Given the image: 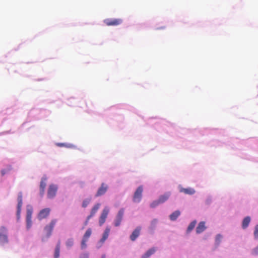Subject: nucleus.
<instances>
[{"instance_id":"9b49d317","label":"nucleus","mask_w":258,"mask_h":258,"mask_svg":"<svg viewBox=\"0 0 258 258\" xmlns=\"http://www.w3.org/2000/svg\"><path fill=\"white\" fill-rule=\"evenodd\" d=\"M141 230V227L138 226L132 232L130 235V239L132 241H135L136 238L140 235Z\"/></svg>"},{"instance_id":"f3484780","label":"nucleus","mask_w":258,"mask_h":258,"mask_svg":"<svg viewBox=\"0 0 258 258\" xmlns=\"http://www.w3.org/2000/svg\"><path fill=\"white\" fill-rule=\"evenodd\" d=\"M156 249L155 247H152L150 249H149L145 253H144L142 256V258H148L151 255L154 254L155 252L156 251Z\"/></svg>"},{"instance_id":"6ab92c4d","label":"nucleus","mask_w":258,"mask_h":258,"mask_svg":"<svg viewBox=\"0 0 258 258\" xmlns=\"http://www.w3.org/2000/svg\"><path fill=\"white\" fill-rule=\"evenodd\" d=\"M250 221V217L249 216H247L244 218L242 223V227L243 229L246 228Z\"/></svg>"},{"instance_id":"f257e3e1","label":"nucleus","mask_w":258,"mask_h":258,"mask_svg":"<svg viewBox=\"0 0 258 258\" xmlns=\"http://www.w3.org/2000/svg\"><path fill=\"white\" fill-rule=\"evenodd\" d=\"M8 242V230L5 226H1L0 227V244L4 245Z\"/></svg>"},{"instance_id":"2f4dec72","label":"nucleus","mask_w":258,"mask_h":258,"mask_svg":"<svg viewBox=\"0 0 258 258\" xmlns=\"http://www.w3.org/2000/svg\"><path fill=\"white\" fill-rule=\"evenodd\" d=\"M252 254L254 255L258 254V245L253 249Z\"/></svg>"},{"instance_id":"6e6552de","label":"nucleus","mask_w":258,"mask_h":258,"mask_svg":"<svg viewBox=\"0 0 258 258\" xmlns=\"http://www.w3.org/2000/svg\"><path fill=\"white\" fill-rule=\"evenodd\" d=\"M50 212V209L48 208L41 210L38 214V219L41 220L47 218L49 216Z\"/></svg>"},{"instance_id":"b1692460","label":"nucleus","mask_w":258,"mask_h":258,"mask_svg":"<svg viewBox=\"0 0 258 258\" xmlns=\"http://www.w3.org/2000/svg\"><path fill=\"white\" fill-rule=\"evenodd\" d=\"M74 244V240L73 238H70L68 239L66 242V245L68 247H71Z\"/></svg>"},{"instance_id":"c756f323","label":"nucleus","mask_w":258,"mask_h":258,"mask_svg":"<svg viewBox=\"0 0 258 258\" xmlns=\"http://www.w3.org/2000/svg\"><path fill=\"white\" fill-rule=\"evenodd\" d=\"M27 222V229L29 230L32 226V220L31 219H26Z\"/></svg>"},{"instance_id":"f8f14e48","label":"nucleus","mask_w":258,"mask_h":258,"mask_svg":"<svg viewBox=\"0 0 258 258\" xmlns=\"http://www.w3.org/2000/svg\"><path fill=\"white\" fill-rule=\"evenodd\" d=\"M46 178H42L41 179V181L40 182V194L41 196H43L45 192V187L46 185Z\"/></svg>"},{"instance_id":"dca6fc26","label":"nucleus","mask_w":258,"mask_h":258,"mask_svg":"<svg viewBox=\"0 0 258 258\" xmlns=\"http://www.w3.org/2000/svg\"><path fill=\"white\" fill-rule=\"evenodd\" d=\"M110 232V229L109 228H106L103 234L102 237L100 240V242L102 244L104 243V242L107 239L109 234Z\"/></svg>"},{"instance_id":"423d86ee","label":"nucleus","mask_w":258,"mask_h":258,"mask_svg":"<svg viewBox=\"0 0 258 258\" xmlns=\"http://www.w3.org/2000/svg\"><path fill=\"white\" fill-rule=\"evenodd\" d=\"M57 222L56 219H53L51 221L49 225H46L44 228V230L45 231L47 235V237H49L52 232L53 229Z\"/></svg>"},{"instance_id":"1a4fd4ad","label":"nucleus","mask_w":258,"mask_h":258,"mask_svg":"<svg viewBox=\"0 0 258 258\" xmlns=\"http://www.w3.org/2000/svg\"><path fill=\"white\" fill-rule=\"evenodd\" d=\"M124 214V210L123 209H121L118 212V214L116 216V219L114 221V225L116 227H117L120 225L121 222L122 221L123 216Z\"/></svg>"},{"instance_id":"473e14b6","label":"nucleus","mask_w":258,"mask_h":258,"mask_svg":"<svg viewBox=\"0 0 258 258\" xmlns=\"http://www.w3.org/2000/svg\"><path fill=\"white\" fill-rule=\"evenodd\" d=\"M88 254L87 253H82L80 256V258H88Z\"/></svg>"},{"instance_id":"7c9ffc66","label":"nucleus","mask_w":258,"mask_h":258,"mask_svg":"<svg viewBox=\"0 0 258 258\" xmlns=\"http://www.w3.org/2000/svg\"><path fill=\"white\" fill-rule=\"evenodd\" d=\"M32 217V212L28 211L27 213L26 219H31Z\"/></svg>"},{"instance_id":"393cba45","label":"nucleus","mask_w":258,"mask_h":258,"mask_svg":"<svg viewBox=\"0 0 258 258\" xmlns=\"http://www.w3.org/2000/svg\"><path fill=\"white\" fill-rule=\"evenodd\" d=\"M90 202V200L89 199H85L83 201L82 203V207L86 208L89 205Z\"/></svg>"},{"instance_id":"4c0bfd02","label":"nucleus","mask_w":258,"mask_h":258,"mask_svg":"<svg viewBox=\"0 0 258 258\" xmlns=\"http://www.w3.org/2000/svg\"><path fill=\"white\" fill-rule=\"evenodd\" d=\"M101 258H105V254H103L101 256Z\"/></svg>"},{"instance_id":"e433bc0d","label":"nucleus","mask_w":258,"mask_h":258,"mask_svg":"<svg viewBox=\"0 0 258 258\" xmlns=\"http://www.w3.org/2000/svg\"><path fill=\"white\" fill-rule=\"evenodd\" d=\"M6 170H2L1 171V174H2V175L3 176V175H4L6 174Z\"/></svg>"},{"instance_id":"a211bd4d","label":"nucleus","mask_w":258,"mask_h":258,"mask_svg":"<svg viewBox=\"0 0 258 258\" xmlns=\"http://www.w3.org/2000/svg\"><path fill=\"white\" fill-rule=\"evenodd\" d=\"M170 197V194L167 192L165 193L163 195H161L160 196V197L158 199V201L160 202V204L163 203L165 201H166Z\"/></svg>"},{"instance_id":"bb28decb","label":"nucleus","mask_w":258,"mask_h":258,"mask_svg":"<svg viewBox=\"0 0 258 258\" xmlns=\"http://www.w3.org/2000/svg\"><path fill=\"white\" fill-rule=\"evenodd\" d=\"M160 202L158 200L153 201L150 205V207L152 208H154L156 207L157 206H158L159 204H160Z\"/></svg>"},{"instance_id":"aec40b11","label":"nucleus","mask_w":258,"mask_h":258,"mask_svg":"<svg viewBox=\"0 0 258 258\" xmlns=\"http://www.w3.org/2000/svg\"><path fill=\"white\" fill-rule=\"evenodd\" d=\"M180 212L179 211H175L170 215V219L172 221L176 220L178 217L180 215Z\"/></svg>"},{"instance_id":"4468645a","label":"nucleus","mask_w":258,"mask_h":258,"mask_svg":"<svg viewBox=\"0 0 258 258\" xmlns=\"http://www.w3.org/2000/svg\"><path fill=\"white\" fill-rule=\"evenodd\" d=\"M180 192H183L186 195H192L195 193V190L191 187L188 188H181L180 189Z\"/></svg>"},{"instance_id":"9d476101","label":"nucleus","mask_w":258,"mask_h":258,"mask_svg":"<svg viewBox=\"0 0 258 258\" xmlns=\"http://www.w3.org/2000/svg\"><path fill=\"white\" fill-rule=\"evenodd\" d=\"M22 201H23V197H22V193L21 192H19L18 196V205H17V215L18 216V218H19L20 213H21V209L22 206Z\"/></svg>"},{"instance_id":"f704fd0d","label":"nucleus","mask_w":258,"mask_h":258,"mask_svg":"<svg viewBox=\"0 0 258 258\" xmlns=\"http://www.w3.org/2000/svg\"><path fill=\"white\" fill-rule=\"evenodd\" d=\"M157 221L156 219L153 220L151 222V225L153 226V227H155L156 223H157Z\"/></svg>"},{"instance_id":"5701e85b","label":"nucleus","mask_w":258,"mask_h":258,"mask_svg":"<svg viewBox=\"0 0 258 258\" xmlns=\"http://www.w3.org/2000/svg\"><path fill=\"white\" fill-rule=\"evenodd\" d=\"M197 223L196 221H193L191 222L189 225H188L187 229V232L189 233L195 227L196 224Z\"/></svg>"},{"instance_id":"f03ea898","label":"nucleus","mask_w":258,"mask_h":258,"mask_svg":"<svg viewBox=\"0 0 258 258\" xmlns=\"http://www.w3.org/2000/svg\"><path fill=\"white\" fill-rule=\"evenodd\" d=\"M143 187L142 185L139 186L134 193L133 200L135 203H139L142 199Z\"/></svg>"},{"instance_id":"cd10ccee","label":"nucleus","mask_w":258,"mask_h":258,"mask_svg":"<svg viewBox=\"0 0 258 258\" xmlns=\"http://www.w3.org/2000/svg\"><path fill=\"white\" fill-rule=\"evenodd\" d=\"M222 238V236L220 234H218L216 237V243L218 245L221 242V240Z\"/></svg>"},{"instance_id":"c9c22d12","label":"nucleus","mask_w":258,"mask_h":258,"mask_svg":"<svg viewBox=\"0 0 258 258\" xmlns=\"http://www.w3.org/2000/svg\"><path fill=\"white\" fill-rule=\"evenodd\" d=\"M91 218H89V216H87V219L86 220V221H85L84 222V225L85 226L87 225H88V222H89V220Z\"/></svg>"},{"instance_id":"72a5a7b5","label":"nucleus","mask_w":258,"mask_h":258,"mask_svg":"<svg viewBox=\"0 0 258 258\" xmlns=\"http://www.w3.org/2000/svg\"><path fill=\"white\" fill-rule=\"evenodd\" d=\"M57 145L59 147H70V146H68V145H66L64 143H58V144H57Z\"/></svg>"},{"instance_id":"4be33fe9","label":"nucleus","mask_w":258,"mask_h":258,"mask_svg":"<svg viewBox=\"0 0 258 258\" xmlns=\"http://www.w3.org/2000/svg\"><path fill=\"white\" fill-rule=\"evenodd\" d=\"M92 234V229L90 228H89L85 232V234L83 235V238L88 240L89 238L90 237V236Z\"/></svg>"},{"instance_id":"0eeeda50","label":"nucleus","mask_w":258,"mask_h":258,"mask_svg":"<svg viewBox=\"0 0 258 258\" xmlns=\"http://www.w3.org/2000/svg\"><path fill=\"white\" fill-rule=\"evenodd\" d=\"M108 188V185L105 183H102L100 187L97 190V191L95 194V197H98L103 195L107 191Z\"/></svg>"},{"instance_id":"39448f33","label":"nucleus","mask_w":258,"mask_h":258,"mask_svg":"<svg viewBox=\"0 0 258 258\" xmlns=\"http://www.w3.org/2000/svg\"><path fill=\"white\" fill-rule=\"evenodd\" d=\"M109 211V209L108 207H105L103 209V210L101 214V215L99 217V223L100 226L102 225L105 223L106 219L108 214Z\"/></svg>"},{"instance_id":"20e7f679","label":"nucleus","mask_w":258,"mask_h":258,"mask_svg":"<svg viewBox=\"0 0 258 258\" xmlns=\"http://www.w3.org/2000/svg\"><path fill=\"white\" fill-rule=\"evenodd\" d=\"M57 186L55 184H50L47 191V197L49 199L53 198L56 194Z\"/></svg>"},{"instance_id":"412c9836","label":"nucleus","mask_w":258,"mask_h":258,"mask_svg":"<svg viewBox=\"0 0 258 258\" xmlns=\"http://www.w3.org/2000/svg\"><path fill=\"white\" fill-rule=\"evenodd\" d=\"M60 246V241H59L58 242V243L57 244L55 249L54 254V258H58L59 256Z\"/></svg>"},{"instance_id":"c85d7f7f","label":"nucleus","mask_w":258,"mask_h":258,"mask_svg":"<svg viewBox=\"0 0 258 258\" xmlns=\"http://www.w3.org/2000/svg\"><path fill=\"white\" fill-rule=\"evenodd\" d=\"M88 240L86 239H85L84 238H82V241H81V248L82 249H84L86 248V242Z\"/></svg>"},{"instance_id":"a878e982","label":"nucleus","mask_w":258,"mask_h":258,"mask_svg":"<svg viewBox=\"0 0 258 258\" xmlns=\"http://www.w3.org/2000/svg\"><path fill=\"white\" fill-rule=\"evenodd\" d=\"M254 236L256 239H258V224L255 226L254 231Z\"/></svg>"},{"instance_id":"2eb2a0df","label":"nucleus","mask_w":258,"mask_h":258,"mask_svg":"<svg viewBox=\"0 0 258 258\" xmlns=\"http://www.w3.org/2000/svg\"><path fill=\"white\" fill-rule=\"evenodd\" d=\"M206 228L205 222L203 221L200 222L196 228V232L197 233H201L203 232Z\"/></svg>"},{"instance_id":"7ed1b4c3","label":"nucleus","mask_w":258,"mask_h":258,"mask_svg":"<svg viewBox=\"0 0 258 258\" xmlns=\"http://www.w3.org/2000/svg\"><path fill=\"white\" fill-rule=\"evenodd\" d=\"M104 23L107 26H117L122 22L121 19H107L104 20Z\"/></svg>"},{"instance_id":"ddd939ff","label":"nucleus","mask_w":258,"mask_h":258,"mask_svg":"<svg viewBox=\"0 0 258 258\" xmlns=\"http://www.w3.org/2000/svg\"><path fill=\"white\" fill-rule=\"evenodd\" d=\"M100 206V204L99 203H97L93 207L91 210L90 214L89 215V218H91L95 215V214L99 209Z\"/></svg>"}]
</instances>
